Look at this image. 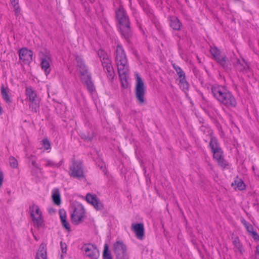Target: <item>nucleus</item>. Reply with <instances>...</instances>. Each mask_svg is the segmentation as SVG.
<instances>
[{"label":"nucleus","instance_id":"1","mask_svg":"<svg viewBox=\"0 0 259 259\" xmlns=\"http://www.w3.org/2000/svg\"><path fill=\"white\" fill-rule=\"evenodd\" d=\"M115 61L121 85L125 89L128 85L126 78L128 73V65L124 52L119 45H118L116 48Z\"/></svg>","mask_w":259,"mask_h":259},{"label":"nucleus","instance_id":"2","mask_svg":"<svg viewBox=\"0 0 259 259\" xmlns=\"http://www.w3.org/2000/svg\"><path fill=\"white\" fill-rule=\"evenodd\" d=\"M211 92L214 98L221 105L229 108L236 106L237 102L235 98L225 87L213 85L211 87Z\"/></svg>","mask_w":259,"mask_h":259},{"label":"nucleus","instance_id":"3","mask_svg":"<svg viewBox=\"0 0 259 259\" xmlns=\"http://www.w3.org/2000/svg\"><path fill=\"white\" fill-rule=\"evenodd\" d=\"M116 15L118 22V29L123 37L127 39L130 34V22L122 7H120L116 11Z\"/></svg>","mask_w":259,"mask_h":259},{"label":"nucleus","instance_id":"4","mask_svg":"<svg viewBox=\"0 0 259 259\" xmlns=\"http://www.w3.org/2000/svg\"><path fill=\"white\" fill-rule=\"evenodd\" d=\"M75 60L76 62L77 71L80 75L81 80L86 84L90 91H93L94 90V87L91 82L90 75L88 72L82 57L76 56Z\"/></svg>","mask_w":259,"mask_h":259},{"label":"nucleus","instance_id":"5","mask_svg":"<svg viewBox=\"0 0 259 259\" xmlns=\"http://www.w3.org/2000/svg\"><path fill=\"white\" fill-rule=\"evenodd\" d=\"M71 219L72 222L76 225L80 223L86 217L85 211L83 205L75 202L71 207Z\"/></svg>","mask_w":259,"mask_h":259},{"label":"nucleus","instance_id":"6","mask_svg":"<svg viewBox=\"0 0 259 259\" xmlns=\"http://www.w3.org/2000/svg\"><path fill=\"white\" fill-rule=\"evenodd\" d=\"M136 77V88L135 94L136 98L140 104H143L145 102V94L146 89L144 82L138 73H135Z\"/></svg>","mask_w":259,"mask_h":259},{"label":"nucleus","instance_id":"7","mask_svg":"<svg viewBox=\"0 0 259 259\" xmlns=\"http://www.w3.org/2000/svg\"><path fill=\"white\" fill-rule=\"evenodd\" d=\"M210 53L213 59L224 68L228 69L230 67L231 64L227 57L216 47H211Z\"/></svg>","mask_w":259,"mask_h":259},{"label":"nucleus","instance_id":"8","mask_svg":"<svg viewBox=\"0 0 259 259\" xmlns=\"http://www.w3.org/2000/svg\"><path fill=\"white\" fill-rule=\"evenodd\" d=\"M26 95L30 102L29 107L32 111L36 112L39 109L40 99L37 96L35 92L31 88H26Z\"/></svg>","mask_w":259,"mask_h":259},{"label":"nucleus","instance_id":"9","mask_svg":"<svg viewBox=\"0 0 259 259\" xmlns=\"http://www.w3.org/2000/svg\"><path fill=\"white\" fill-rule=\"evenodd\" d=\"M31 216L32 218L33 225L37 228L43 225V217L42 212L38 206L33 205L30 207Z\"/></svg>","mask_w":259,"mask_h":259},{"label":"nucleus","instance_id":"10","mask_svg":"<svg viewBox=\"0 0 259 259\" xmlns=\"http://www.w3.org/2000/svg\"><path fill=\"white\" fill-rule=\"evenodd\" d=\"M114 251L117 259H126L127 257L126 246L120 241H117L114 243Z\"/></svg>","mask_w":259,"mask_h":259},{"label":"nucleus","instance_id":"11","mask_svg":"<svg viewBox=\"0 0 259 259\" xmlns=\"http://www.w3.org/2000/svg\"><path fill=\"white\" fill-rule=\"evenodd\" d=\"M82 249L86 256L91 259H97L99 256V252L98 249L93 244H84Z\"/></svg>","mask_w":259,"mask_h":259},{"label":"nucleus","instance_id":"12","mask_svg":"<svg viewBox=\"0 0 259 259\" xmlns=\"http://www.w3.org/2000/svg\"><path fill=\"white\" fill-rule=\"evenodd\" d=\"M69 175L75 178L81 179L83 177V171L81 164L74 162L70 167Z\"/></svg>","mask_w":259,"mask_h":259},{"label":"nucleus","instance_id":"13","mask_svg":"<svg viewBox=\"0 0 259 259\" xmlns=\"http://www.w3.org/2000/svg\"><path fill=\"white\" fill-rule=\"evenodd\" d=\"M173 67L179 76L180 87L183 89H187L188 88V84L186 81L184 72L178 66L174 65Z\"/></svg>","mask_w":259,"mask_h":259},{"label":"nucleus","instance_id":"14","mask_svg":"<svg viewBox=\"0 0 259 259\" xmlns=\"http://www.w3.org/2000/svg\"><path fill=\"white\" fill-rule=\"evenodd\" d=\"M51 58L49 54H47L41 58V68L42 70L44 71L45 73L47 76L51 71Z\"/></svg>","mask_w":259,"mask_h":259},{"label":"nucleus","instance_id":"15","mask_svg":"<svg viewBox=\"0 0 259 259\" xmlns=\"http://www.w3.org/2000/svg\"><path fill=\"white\" fill-rule=\"evenodd\" d=\"M32 52L26 48H23L19 50V59L24 63H28L32 60Z\"/></svg>","mask_w":259,"mask_h":259},{"label":"nucleus","instance_id":"16","mask_svg":"<svg viewBox=\"0 0 259 259\" xmlns=\"http://www.w3.org/2000/svg\"><path fill=\"white\" fill-rule=\"evenodd\" d=\"M236 69L247 76L251 75V71L247 63L242 59L241 61L238 60L235 65Z\"/></svg>","mask_w":259,"mask_h":259},{"label":"nucleus","instance_id":"17","mask_svg":"<svg viewBox=\"0 0 259 259\" xmlns=\"http://www.w3.org/2000/svg\"><path fill=\"white\" fill-rule=\"evenodd\" d=\"M1 94L3 100L8 104H11L12 102V94L9 88L2 84L1 86Z\"/></svg>","mask_w":259,"mask_h":259},{"label":"nucleus","instance_id":"18","mask_svg":"<svg viewBox=\"0 0 259 259\" xmlns=\"http://www.w3.org/2000/svg\"><path fill=\"white\" fill-rule=\"evenodd\" d=\"M213 153V159H214L218 162L219 165L222 167L225 168L228 165L226 161H225L223 158V151L221 149L212 151Z\"/></svg>","mask_w":259,"mask_h":259},{"label":"nucleus","instance_id":"19","mask_svg":"<svg viewBox=\"0 0 259 259\" xmlns=\"http://www.w3.org/2000/svg\"><path fill=\"white\" fill-rule=\"evenodd\" d=\"M131 228L132 230L135 232L137 238L142 240L144 236V225L141 223L133 224Z\"/></svg>","mask_w":259,"mask_h":259},{"label":"nucleus","instance_id":"20","mask_svg":"<svg viewBox=\"0 0 259 259\" xmlns=\"http://www.w3.org/2000/svg\"><path fill=\"white\" fill-rule=\"evenodd\" d=\"M86 200L88 203L91 204L97 210H101L103 208L102 204L95 195L88 194L86 196Z\"/></svg>","mask_w":259,"mask_h":259},{"label":"nucleus","instance_id":"21","mask_svg":"<svg viewBox=\"0 0 259 259\" xmlns=\"http://www.w3.org/2000/svg\"><path fill=\"white\" fill-rule=\"evenodd\" d=\"M98 54L102 61L103 67H106L107 70L110 72L112 68L111 67L110 61L108 59L106 54L102 50H99Z\"/></svg>","mask_w":259,"mask_h":259},{"label":"nucleus","instance_id":"22","mask_svg":"<svg viewBox=\"0 0 259 259\" xmlns=\"http://www.w3.org/2000/svg\"><path fill=\"white\" fill-rule=\"evenodd\" d=\"M52 197L56 205H59L61 204L60 193L58 189L55 188L52 190Z\"/></svg>","mask_w":259,"mask_h":259},{"label":"nucleus","instance_id":"23","mask_svg":"<svg viewBox=\"0 0 259 259\" xmlns=\"http://www.w3.org/2000/svg\"><path fill=\"white\" fill-rule=\"evenodd\" d=\"M36 259H47V251L44 244H41L38 249Z\"/></svg>","mask_w":259,"mask_h":259},{"label":"nucleus","instance_id":"24","mask_svg":"<svg viewBox=\"0 0 259 259\" xmlns=\"http://www.w3.org/2000/svg\"><path fill=\"white\" fill-rule=\"evenodd\" d=\"M59 215L63 227L65 229L69 230L70 229V226L69 223L66 221V215L65 210L63 209L60 210Z\"/></svg>","mask_w":259,"mask_h":259},{"label":"nucleus","instance_id":"25","mask_svg":"<svg viewBox=\"0 0 259 259\" xmlns=\"http://www.w3.org/2000/svg\"><path fill=\"white\" fill-rule=\"evenodd\" d=\"M170 26L174 29L178 30L180 29L181 23L177 18L172 17L170 19Z\"/></svg>","mask_w":259,"mask_h":259},{"label":"nucleus","instance_id":"26","mask_svg":"<svg viewBox=\"0 0 259 259\" xmlns=\"http://www.w3.org/2000/svg\"><path fill=\"white\" fill-rule=\"evenodd\" d=\"M209 146L211 148V152L221 149L219 145L217 140L214 137L211 138L209 142Z\"/></svg>","mask_w":259,"mask_h":259},{"label":"nucleus","instance_id":"27","mask_svg":"<svg viewBox=\"0 0 259 259\" xmlns=\"http://www.w3.org/2000/svg\"><path fill=\"white\" fill-rule=\"evenodd\" d=\"M232 186H235V189H238L239 190H243L245 188V185L242 180L237 179L232 183Z\"/></svg>","mask_w":259,"mask_h":259},{"label":"nucleus","instance_id":"28","mask_svg":"<svg viewBox=\"0 0 259 259\" xmlns=\"http://www.w3.org/2000/svg\"><path fill=\"white\" fill-rule=\"evenodd\" d=\"M245 228L247 232L253 237V238L255 240L259 239V236L257 234L256 232L254 231L253 226L248 224L245 227Z\"/></svg>","mask_w":259,"mask_h":259},{"label":"nucleus","instance_id":"29","mask_svg":"<svg viewBox=\"0 0 259 259\" xmlns=\"http://www.w3.org/2000/svg\"><path fill=\"white\" fill-rule=\"evenodd\" d=\"M42 161L44 162V165L46 166H50L52 167H59L61 164L56 163L51 160L48 159H42Z\"/></svg>","mask_w":259,"mask_h":259},{"label":"nucleus","instance_id":"30","mask_svg":"<svg viewBox=\"0 0 259 259\" xmlns=\"http://www.w3.org/2000/svg\"><path fill=\"white\" fill-rule=\"evenodd\" d=\"M109 247L107 244L104 245L103 257V259H112L111 255L109 251Z\"/></svg>","mask_w":259,"mask_h":259},{"label":"nucleus","instance_id":"31","mask_svg":"<svg viewBox=\"0 0 259 259\" xmlns=\"http://www.w3.org/2000/svg\"><path fill=\"white\" fill-rule=\"evenodd\" d=\"M40 144L42 145V147L40 148V149H44L45 150H47L51 148L50 142L47 139H43L41 141Z\"/></svg>","mask_w":259,"mask_h":259},{"label":"nucleus","instance_id":"32","mask_svg":"<svg viewBox=\"0 0 259 259\" xmlns=\"http://www.w3.org/2000/svg\"><path fill=\"white\" fill-rule=\"evenodd\" d=\"M12 5L13 6L15 14L16 15H18L20 14V11L18 6V0H10Z\"/></svg>","mask_w":259,"mask_h":259},{"label":"nucleus","instance_id":"33","mask_svg":"<svg viewBox=\"0 0 259 259\" xmlns=\"http://www.w3.org/2000/svg\"><path fill=\"white\" fill-rule=\"evenodd\" d=\"M9 163L12 168H16L18 165L17 160L14 157L9 158Z\"/></svg>","mask_w":259,"mask_h":259},{"label":"nucleus","instance_id":"34","mask_svg":"<svg viewBox=\"0 0 259 259\" xmlns=\"http://www.w3.org/2000/svg\"><path fill=\"white\" fill-rule=\"evenodd\" d=\"M60 245L62 253H66L67 251V246L66 244L61 242Z\"/></svg>","mask_w":259,"mask_h":259},{"label":"nucleus","instance_id":"35","mask_svg":"<svg viewBox=\"0 0 259 259\" xmlns=\"http://www.w3.org/2000/svg\"><path fill=\"white\" fill-rule=\"evenodd\" d=\"M234 244L237 247V248H240V242H239V241L238 240H235L234 241Z\"/></svg>","mask_w":259,"mask_h":259},{"label":"nucleus","instance_id":"36","mask_svg":"<svg viewBox=\"0 0 259 259\" xmlns=\"http://www.w3.org/2000/svg\"><path fill=\"white\" fill-rule=\"evenodd\" d=\"M241 223L243 224L245 227L249 224V223H247L244 219H242L241 220Z\"/></svg>","mask_w":259,"mask_h":259},{"label":"nucleus","instance_id":"37","mask_svg":"<svg viewBox=\"0 0 259 259\" xmlns=\"http://www.w3.org/2000/svg\"><path fill=\"white\" fill-rule=\"evenodd\" d=\"M32 165L34 167H36V168H37V167H38V166H37V163H36V161H33L32 162Z\"/></svg>","mask_w":259,"mask_h":259},{"label":"nucleus","instance_id":"38","mask_svg":"<svg viewBox=\"0 0 259 259\" xmlns=\"http://www.w3.org/2000/svg\"><path fill=\"white\" fill-rule=\"evenodd\" d=\"M256 252L259 255V245H257L256 247Z\"/></svg>","mask_w":259,"mask_h":259},{"label":"nucleus","instance_id":"39","mask_svg":"<svg viewBox=\"0 0 259 259\" xmlns=\"http://www.w3.org/2000/svg\"><path fill=\"white\" fill-rule=\"evenodd\" d=\"M2 108L1 107V106H0V115L2 114Z\"/></svg>","mask_w":259,"mask_h":259}]
</instances>
